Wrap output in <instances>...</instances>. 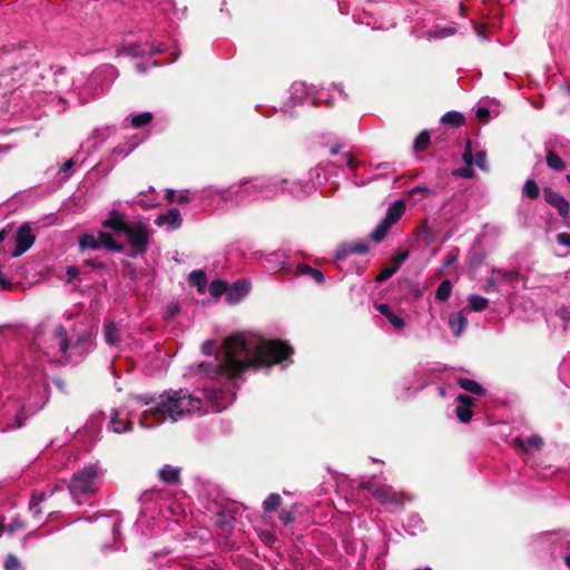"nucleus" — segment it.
I'll list each match as a JSON object with an SVG mask.
<instances>
[{"label":"nucleus","instance_id":"nucleus-1","mask_svg":"<svg viewBox=\"0 0 570 570\" xmlns=\"http://www.w3.org/2000/svg\"><path fill=\"white\" fill-rule=\"evenodd\" d=\"M247 348V337L243 333H235L224 340L220 351L216 353L215 362H203L198 368L214 380L238 379L245 373L242 357Z\"/></svg>","mask_w":570,"mask_h":570},{"label":"nucleus","instance_id":"nucleus-2","mask_svg":"<svg viewBox=\"0 0 570 570\" xmlns=\"http://www.w3.org/2000/svg\"><path fill=\"white\" fill-rule=\"evenodd\" d=\"M156 405L142 412L140 423L149 425L147 421L163 423L167 419L176 422L186 413L200 410L202 401L188 394L185 390H169L161 393Z\"/></svg>","mask_w":570,"mask_h":570},{"label":"nucleus","instance_id":"nucleus-3","mask_svg":"<svg viewBox=\"0 0 570 570\" xmlns=\"http://www.w3.org/2000/svg\"><path fill=\"white\" fill-rule=\"evenodd\" d=\"M248 348L242 357L244 372L248 370L269 368L287 361L294 354V348L279 338L259 337L256 343L247 338Z\"/></svg>","mask_w":570,"mask_h":570},{"label":"nucleus","instance_id":"nucleus-4","mask_svg":"<svg viewBox=\"0 0 570 570\" xmlns=\"http://www.w3.org/2000/svg\"><path fill=\"white\" fill-rule=\"evenodd\" d=\"M97 476V468L89 465L81 471L75 473L69 483V491L75 500L81 504L89 494L96 491L95 479Z\"/></svg>","mask_w":570,"mask_h":570},{"label":"nucleus","instance_id":"nucleus-5","mask_svg":"<svg viewBox=\"0 0 570 570\" xmlns=\"http://www.w3.org/2000/svg\"><path fill=\"white\" fill-rule=\"evenodd\" d=\"M129 245L135 248L136 254H145L148 249L149 230L141 222L129 223L124 230Z\"/></svg>","mask_w":570,"mask_h":570},{"label":"nucleus","instance_id":"nucleus-6","mask_svg":"<svg viewBox=\"0 0 570 570\" xmlns=\"http://www.w3.org/2000/svg\"><path fill=\"white\" fill-rule=\"evenodd\" d=\"M374 499L382 504H393L396 507H403L406 501L412 500V498L403 491H395L387 484L377 485V489L374 490Z\"/></svg>","mask_w":570,"mask_h":570},{"label":"nucleus","instance_id":"nucleus-7","mask_svg":"<svg viewBox=\"0 0 570 570\" xmlns=\"http://www.w3.org/2000/svg\"><path fill=\"white\" fill-rule=\"evenodd\" d=\"M36 236L32 234L30 224H22L16 235V248L12 257H19L24 254L35 243Z\"/></svg>","mask_w":570,"mask_h":570},{"label":"nucleus","instance_id":"nucleus-8","mask_svg":"<svg viewBox=\"0 0 570 570\" xmlns=\"http://www.w3.org/2000/svg\"><path fill=\"white\" fill-rule=\"evenodd\" d=\"M542 191L547 204L556 208L560 217H562L563 219L568 218L570 214L569 202L561 194L554 191L549 186L543 187Z\"/></svg>","mask_w":570,"mask_h":570},{"label":"nucleus","instance_id":"nucleus-9","mask_svg":"<svg viewBox=\"0 0 570 570\" xmlns=\"http://www.w3.org/2000/svg\"><path fill=\"white\" fill-rule=\"evenodd\" d=\"M456 401L459 402V405L455 409L456 417L462 423L470 422L473 416V412H472L471 407L474 404V399L466 394H460L456 397Z\"/></svg>","mask_w":570,"mask_h":570},{"label":"nucleus","instance_id":"nucleus-10","mask_svg":"<svg viewBox=\"0 0 570 570\" xmlns=\"http://www.w3.org/2000/svg\"><path fill=\"white\" fill-rule=\"evenodd\" d=\"M249 289L250 284L248 281L238 279L230 288L228 287L226 299L229 304L238 303L249 293Z\"/></svg>","mask_w":570,"mask_h":570},{"label":"nucleus","instance_id":"nucleus-11","mask_svg":"<svg viewBox=\"0 0 570 570\" xmlns=\"http://www.w3.org/2000/svg\"><path fill=\"white\" fill-rule=\"evenodd\" d=\"M125 215L116 209L109 212L107 219L102 222V227L111 229L116 233H124L127 225Z\"/></svg>","mask_w":570,"mask_h":570},{"label":"nucleus","instance_id":"nucleus-12","mask_svg":"<svg viewBox=\"0 0 570 570\" xmlns=\"http://www.w3.org/2000/svg\"><path fill=\"white\" fill-rule=\"evenodd\" d=\"M155 223L158 226L168 225L171 229H177L181 226L183 218L179 209L174 207L168 209L165 214L159 215Z\"/></svg>","mask_w":570,"mask_h":570},{"label":"nucleus","instance_id":"nucleus-13","mask_svg":"<svg viewBox=\"0 0 570 570\" xmlns=\"http://www.w3.org/2000/svg\"><path fill=\"white\" fill-rule=\"evenodd\" d=\"M513 444L518 449L528 453L531 450H538V451L541 450L543 446V440L541 436H539L537 434L531 435V436L527 438L525 440L522 439L521 436H517L513 439Z\"/></svg>","mask_w":570,"mask_h":570},{"label":"nucleus","instance_id":"nucleus-14","mask_svg":"<svg viewBox=\"0 0 570 570\" xmlns=\"http://www.w3.org/2000/svg\"><path fill=\"white\" fill-rule=\"evenodd\" d=\"M370 250V247L364 242H356L352 244H347L342 249L337 250L335 258L343 259L347 255H363Z\"/></svg>","mask_w":570,"mask_h":570},{"label":"nucleus","instance_id":"nucleus-15","mask_svg":"<svg viewBox=\"0 0 570 570\" xmlns=\"http://www.w3.org/2000/svg\"><path fill=\"white\" fill-rule=\"evenodd\" d=\"M405 202L396 200L389 207L387 213L383 219L392 226L401 219V217L405 213Z\"/></svg>","mask_w":570,"mask_h":570},{"label":"nucleus","instance_id":"nucleus-16","mask_svg":"<svg viewBox=\"0 0 570 570\" xmlns=\"http://www.w3.org/2000/svg\"><path fill=\"white\" fill-rule=\"evenodd\" d=\"M449 325L453 336L459 337L466 328L468 320L462 313H452L449 316Z\"/></svg>","mask_w":570,"mask_h":570},{"label":"nucleus","instance_id":"nucleus-17","mask_svg":"<svg viewBox=\"0 0 570 570\" xmlns=\"http://www.w3.org/2000/svg\"><path fill=\"white\" fill-rule=\"evenodd\" d=\"M97 237L100 248L105 247L114 252H122L125 248L121 243L116 242L112 235L107 232H99Z\"/></svg>","mask_w":570,"mask_h":570},{"label":"nucleus","instance_id":"nucleus-18","mask_svg":"<svg viewBox=\"0 0 570 570\" xmlns=\"http://www.w3.org/2000/svg\"><path fill=\"white\" fill-rule=\"evenodd\" d=\"M109 429L115 433L129 432L132 430V422L130 420H121L119 412L115 410L109 422Z\"/></svg>","mask_w":570,"mask_h":570},{"label":"nucleus","instance_id":"nucleus-19","mask_svg":"<svg viewBox=\"0 0 570 570\" xmlns=\"http://www.w3.org/2000/svg\"><path fill=\"white\" fill-rule=\"evenodd\" d=\"M158 475L167 484H178L180 482V470L171 465H164Z\"/></svg>","mask_w":570,"mask_h":570},{"label":"nucleus","instance_id":"nucleus-20","mask_svg":"<svg viewBox=\"0 0 570 570\" xmlns=\"http://www.w3.org/2000/svg\"><path fill=\"white\" fill-rule=\"evenodd\" d=\"M376 309L382 315H384L395 328H397V330L404 328V326H405L404 320L402 317L395 315L387 304H385V303L377 304Z\"/></svg>","mask_w":570,"mask_h":570},{"label":"nucleus","instance_id":"nucleus-21","mask_svg":"<svg viewBox=\"0 0 570 570\" xmlns=\"http://www.w3.org/2000/svg\"><path fill=\"white\" fill-rule=\"evenodd\" d=\"M458 384L461 389L472 394L483 396L485 394V389L474 380L460 377L458 379Z\"/></svg>","mask_w":570,"mask_h":570},{"label":"nucleus","instance_id":"nucleus-22","mask_svg":"<svg viewBox=\"0 0 570 570\" xmlns=\"http://www.w3.org/2000/svg\"><path fill=\"white\" fill-rule=\"evenodd\" d=\"M298 274L309 275L317 284H323L325 282L323 272L309 266L308 264H298L296 267V275Z\"/></svg>","mask_w":570,"mask_h":570},{"label":"nucleus","instance_id":"nucleus-23","mask_svg":"<svg viewBox=\"0 0 570 570\" xmlns=\"http://www.w3.org/2000/svg\"><path fill=\"white\" fill-rule=\"evenodd\" d=\"M521 194L524 198L535 200L540 196V187L534 179L529 178L524 181Z\"/></svg>","mask_w":570,"mask_h":570},{"label":"nucleus","instance_id":"nucleus-24","mask_svg":"<svg viewBox=\"0 0 570 570\" xmlns=\"http://www.w3.org/2000/svg\"><path fill=\"white\" fill-rule=\"evenodd\" d=\"M104 335H105L106 343L109 345L116 346L120 342V338L118 335V327L112 322L105 325Z\"/></svg>","mask_w":570,"mask_h":570},{"label":"nucleus","instance_id":"nucleus-25","mask_svg":"<svg viewBox=\"0 0 570 570\" xmlns=\"http://www.w3.org/2000/svg\"><path fill=\"white\" fill-rule=\"evenodd\" d=\"M441 121L445 125H450L452 127H460L464 125L465 118L459 111H448L441 118Z\"/></svg>","mask_w":570,"mask_h":570},{"label":"nucleus","instance_id":"nucleus-26","mask_svg":"<svg viewBox=\"0 0 570 570\" xmlns=\"http://www.w3.org/2000/svg\"><path fill=\"white\" fill-rule=\"evenodd\" d=\"M391 227L392 226L389 223H386L384 219H382L381 223L371 233V235H370L371 239L375 243L382 242L385 238V236L387 235Z\"/></svg>","mask_w":570,"mask_h":570},{"label":"nucleus","instance_id":"nucleus-27","mask_svg":"<svg viewBox=\"0 0 570 570\" xmlns=\"http://www.w3.org/2000/svg\"><path fill=\"white\" fill-rule=\"evenodd\" d=\"M547 165L557 171H562L566 168L564 161L553 150H549L546 156Z\"/></svg>","mask_w":570,"mask_h":570},{"label":"nucleus","instance_id":"nucleus-28","mask_svg":"<svg viewBox=\"0 0 570 570\" xmlns=\"http://www.w3.org/2000/svg\"><path fill=\"white\" fill-rule=\"evenodd\" d=\"M282 504V498L277 493H271L263 502L264 512L269 513L276 511Z\"/></svg>","mask_w":570,"mask_h":570},{"label":"nucleus","instance_id":"nucleus-29","mask_svg":"<svg viewBox=\"0 0 570 570\" xmlns=\"http://www.w3.org/2000/svg\"><path fill=\"white\" fill-rule=\"evenodd\" d=\"M452 293V283L449 279H444L439 285L435 292V298L440 302H446Z\"/></svg>","mask_w":570,"mask_h":570},{"label":"nucleus","instance_id":"nucleus-30","mask_svg":"<svg viewBox=\"0 0 570 570\" xmlns=\"http://www.w3.org/2000/svg\"><path fill=\"white\" fill-rule=\"evenodd\" d=\"M189 283L193 286H196L200 293L204 292V288L207 284L206 274L203 271H194L189 274Z\"/></svg>","mask_w":570,"mask_h":570},{"label":"nucleus","instance_id":"nucleus-31","mask_svg":"<svg viewBox=\"0 0 570 570\" xmlns=\"http://www.w3.org/2000/svg\"><path fill=\"white\" fill-rule=\"evenodd\" d=\"M228 291V284L227 282L223 279H214L209 284V293L213 297L217 298L220 297L223 294H227Z\"/></svg>","mask_w":570,"mask_h":570},{"label":"nucleus","instance_id":"nucleus-32","mask_svg":"<svg viewBox=\"0 0 570 570\" xmlns=\"http://www.w3.org/2000/svg\"><path fill=\"white\" fill-rule=\"evenodd\" d=\"M46 494L43 492H33L30 501L29 509L32 512L33 517H39L41 514V510L39 508L40 503L45 501Z\"/></svg>","mask_w":570,"mask_h":570},{"label":"nucleus","instance_id":"nucleus-33","mask_svg":"<svg viewBox=\"0 0 570 570\" xmlns=\"http://www.w3.org/2000/svg\"><path fill=\"white\" fill-rule=\"evenodd\" d=\"M430 142H431L430 132L428 130H423L415 138L413 148L415 151H423L429 147Z\"/></svg>","mask_w":570,"mask_h":570},{"label":"nucleus","instance_id":"nucleus-34","mask_svg":"<svg viewBox=\"0 0 570 570\" xmlns=\"http://www.w3.org/2000/svg\"><path fill=\"white\" fill-rule=\"evenodd\" d=\"M469 306L474 312H482L489 306V299L479 295H471Z\"/></svg>","mask_w":570,"mask_h":570},{"label":"nucleus","instance_id":"nucleus-35","mask_svg":"<svg viewBox=\"0 0 570 570\" xmlns=\"http://www.w3.org/2000/svg\"><path fill=\"white\" fill-rule=\"evenodd\" d=\"M79 246L81 249H99L98 237L91 234H85L79 238Z\"/></svg>","mask_w":570,"mask_h":570},{"label":"nucleus","instance_id":"nucleus-36","mask_svg":"<svg viewBox=\"0 0 570 570\" xmlns=\"http://www.w3.org/2000/svg\"><path fill=\"white\" fill-rule=\"evenodd\" d=\"M153 119H154L153 114L146 111V112L134 116L131 118V125L135 128H141V127L148 125L149 122H151Z\"/></svg>","mask_w":570,"mask_h":570},{"label":"nucleus","instance_id":"nucleus-37","mask_svg":"<svg viewBox=\"0 0 570 570\" xmlns=\"http://www.w3.org/2000/svg\"><path fill=\"white\" fill-rule=\"evenodd\" d=\"M397 271L399 269L394 265L385 266L384 268L381 269L379 275L375 277V281L377 283L385 282L389 278H391Z\"/></svg>","mask_w":570,"mask_h":570},{"label":"nucleus","instance_id":"nucleus-38","mask_svg":"<svg viewBox=\"0 0 570 570\" xmlns=\"http://www.w3.org/2000/svg\"><path fill=\"white\" fill-rule=\"evenodd\" d=\"M3 567L6 570H20L21 563L14 554H8L4 560Z\"/></svg>","mask_w":570,"mask_h":570},{"label":"nucleus","instance_id":"nucleus-39","mask_svg":"<svg viewBox=\"0 0 570 570\" xmlns=\"http://www.w3.org/2000/svg\"><path fill=\"white\" fill-rule=\"evenodd\" d=\"M462 159L465 163V165H468V166L473 165L472 141L470 139H468L465 142Z\"/></svg>","mask_w":570,"mask_h":570},{"label":"nucleus","instance_id":"nucleus-40","mask_svg":"<svg viewBox=\"0 0 570 570\" xmlns=\"http://www.w3.org/2000/svg\"><path fill=\"white\" fill-rule=\"evenodd\" d=\"M473 164H475L482 170L488 168L485 150L476 151L475 157H473Z\"/></svg>","mask_w":570,"mask_h":570},{"label":"nucleus","instance_id":"nucleus-41","mask_svg":"<svg viewBox=\"0 0 570 570\" xmlns=\"http://www.w3.org/2000/svg\"><path fill=\"white\" fill-rule=\"evenodd\" d=\"M409 255V250L396 252L392 258V265H394L399 269L401 265L407 259Z\"/></svg>","mask_w":570,"mask_h":570},{"label":"nucleus","instance_id":"nucleus-42","mask_svg":"<svg viewBox=\"0 0 570 570\" xmlns=\"http://www.w3.org/2000/svg\"><path fill=\"white\" fill-rule=\"evenodd\" d=\"M416 194H421L422 198H426V197L431 196L433 194V191L425 185H419L409 191V195L411 197H414Z\"/></svg>","mask_w":570,"mask_h":570},{"label":"nucleus","instance_id":"nucleus-43","mask_svg":"<svg viewBox=\"0 0 570 570\" xmlns=\"http://www.w3.org/2000/svg\"><path fill=\"white\" fill-rule=\"evenodd\" d=\"M453 175L454 176H459V177H463V178H474L475 177V171L473 168H471V166H468L466 167H462V168H459V169H455L453 171Z\"/></svg>","mask_w":570,"mask_h":570},{"label":"nucleus","instance_id":"nucleus-44","mask_svg":"<svg viewBox=\"0 0 570 570\" xmlns=\"http://www.w3.org/2000/svg\"><path fill=\"white\" fill-rule=\"evenodd\" d=\"M279 520L284 523V524H291L295 521V517H294V513L289 510H282L281 513H279Z\"/></svg>","mask_w":570,"mask_h":570},{"label":"nucleus","instance_id":"nucleus-45","mask_svg":"<svg viewBox=\"0 0 570 570\" xmlns=\"http://www.w3.org/2000/svg\"><path fill=\"white\" fill-rule=\"evenodd\" d=\"M24 527L23 522L19 519L12 520L8 525H4V530L9 533H13L18 529H22Z\"/></svg>","mask_w":570,"mask_h":570},{"label":"nucleus","instance_id":"nucleus-46","mask_svg":"<svg viewBox=\"0 0 570 570\" xmlns=\"http://www.w3.org/2000/svg\"><path fill=\"white\" fill-rule=\"evenodd\" d=\"M476 117L480 121H482L483 124H487L490 119V111L489 109L484 108V107H480L476 109Z\"/></svg>","mask_w":570,"mask_h":570},{"label":"nucleus","instance_id":"nucleus-47","mask_svg":"<svg viewBox=\"0 0 570 570\" xmlns=\"http://www.w3.org/2000/svg\"><path fill=\"white\" fill-rule=\"evenodd\" d=\"M26 420L27 415L24 413V405H21L19 412L16 415V426L19 429L22 428Z\"/></svg>","mask_w":570,"mask_h":570},{"label":"nucleus","instance_id":"nucleus-48","mask_svg":"<svg viewBox=\"0 0 570 570\" xmlns=\"http://www.w3.org/2000/svg\"><path fill=\"white\" fill-rule=\"evenodd\" d=\"M502 278L507 279V281H514V279H518L519 277V273L515 272V271H501L499 269L497 272Z\"/></svg>","mask_w":570,"mask_h":570},{"label":"nucleus","instance_id":"nucleus-49","mask_svg":"<svg viewBox=\"0 0 570 570\" xmlns=\"http://www.w3.org/2000/svg\"><path fill=\"white\" fill-rule=\"evenodd\" d=\"M214 350H215V342L212 340L205 341L202 345V351L206 355L213 354Z\"/></svg>","mask_w":570,"mask_h":570},{"label":"nucleus","instance_id":"nucleus-50","mask_svg":"<svg viewBox=\"0 0 570 570\" xmlns=\"http://www.w3.org/2000/svg\"><path fill=\"white\" fill-rule=\"evenodd\" d=\"M179 306L176 303H171L168 305L166 311V318H173L179 313Z\"/></svg>","mask_w":570,"mask_h":570},{"label":"nucleus","instance_id":"nucleus-51","mask_svg":"<svg viewBox=\"0 0 570 570\" xmlns=\"http://www.w3.org/2000/svg\"><path fill=\"white\" fill-rule=\"evenodd\" d=\"M12 283L6 277V275L0 271V288L4 291H10L12 288Z\"/></svg>","mask_w":570,"mask_h":570},{"label":"nucleus","instance_id":"nucleus-52","mask_svg":"<svg viewBox=\"0 0 570 570\" xmlns=\"http://www.w3.org/2000/svg\"><path fill=\"white\" fill-rule=\"evenodd\" d=\"M55 337L58 338L59 341L68 338L67 330L63 325H59L56 327Z\"/></svg>","mask_w":570,"mask_h":570},{"label":"nucleus","instance_id":"nucleus-53","mask_svg":"<svg viewBox=\"0 0 570 570\" xmlns=\"http://www.w3.org/2000/svg\"><path fill=\"white\" fill-rule=\"evenodd\" d=\"M557 242L560 245L570 247V234L568 233H560L557 235Z\"/></svg>","mask_w":570,"mask_h":570},{"label":"nucleus","instance_id":"nucleus-54","mask_svg":"<svg viewBox=\"0 0 570 570\" xmlns=\"http://www.w3.org/2000/svg\"><path fill=\"white\" fill-rule=\"evenodd\" d=\"M343 156L346 159L348 167L355 170L358 166V161L353 157V155L351 153H345Z\"/></svg>","mask_w":570,"mask_h":570},{"label":"nucleus","instance_id":"nucleus-55","mask_svg":"<svg viewBox=\"0 0 570 570\" xmlns=\"http://www.w3.org/2000/svg\"><path fill=\"white\" fill-rule=\"evenodd\" d=\"M85 265L90 266L92 268H105L106 267V264L97 258L86 259Z\"/></svg>","mask_w":570,"mask_h":570},{"label":"nucleus","instance_id":"nucleus-56","mask_svg":"<svg viewBox=\"0 0 570 570\" xmlns=\"http://www.w3.org/2000/svg\"><path fill=\"white\" fill-rule=\"evenodd\" d=\"M79 273H80L79 267L68 266V268H67L68 282H71L75 277H77L79 275Z\"/></svg>","mask_w":570,"mask_h":570},{"label":"nucleus","instance_id":"nucleus-57","mask_svg":"<svg viewBox=\"0 0 570 570\" xmlns=\"http://www.w3.org/2000/svg\"><path fill=\"white\" fill-rule=\"evenodd\" d=\"M483 289L487 293L495 292L497 291V283H495V281L493 278H488L485 284H484Z\"/></svg>","mask_w":570,"mask_h":570},{"label":"nucleus","instance_id":"nucleus-58","mask_svg":"<svg viewBox=\"0 0 570 570\" xmlns=\"http://www.w3.org/2000/svg\"><path fill=\"white\" fill-rule=\"evenodd\" d=\"M358 488L368 491L374 498V490L377 489V485H374L372 482H362Z\"/></svg>","mask_w":570,"mask_h":570},{"label":"nucleus","instance_id":"nucleus-59","mask_svg":"<svg viewBox=\"0 0 570 570\" xmlns=\"http://www.w3.org/2000/svg\"><path fill=\"white\" fill-rule=\"evenodd\" d=\"M87 343H89V335H82L77 341H75V343H72V347H80Z\"/></svg>","mask_w":570,"mask_h":570},{"label":"nucleus","instance_id":"nucleus-60","mask_svg":"<svg viewBox=\"0 0 570 570\" xmlns=\"http://www.w3.org/2000/svg\"><path fill=\"white\" fill-rule=\"evenodd\" d=\"M139 401L142 402L146 405L155 404L158 402L154 397H149L147 395H140Z\"/></svg>","mask_w":570,"mask_h":570},{"label":"nucleus","instance_id":"nucleus-61","mask_svg":"<svg viewBox=\"0 0 570 570\" xmlns=\"http://www.w3.org/2000/svg\"><path fill=\"white\" fill-rule=\"evenodd\" d=\"M165 198L168 203H173L175 202L177 198H176V191L174 189H167L166 190V195H165Z\"/></svg>","mask_w":570,"mask_h":570},{"label":"nucleus","instance_id":"nucleus-62","mask_svg":"<svg viewBox=\"0 0 570 570\" xmlns=\"http://www.w3.org/2000/svg\"><path fill=\"white\" fill-rule=\"evenodd\" d=\"M59 346H60V351L62 353H66L68 351V347H69V341L68 338H65L62 341H59Z\"/></svg>","mask_w":570,"mask_h":570},{"label":"nucleus","instance_id":"nucleus-63","mask_svg":"<svg viewBox=\"0 0 570 570\" xmlns=\"http://www.w3.org/2000/svg\"><path fill=\"white\" fill-rule=\"evenodd\" d=\"M53 383L56 384V386L59 389V390H63L65 389V382L60 377H56L53 379Z\"/></svg>","mask_w":570,"mask_h":570},{"label":"nucleus","instance_id":"nucleus-64","mask_svg":"<svg viewBox=\"0 0 570 570\" xmlns=\"http://www.w3.org/2000/svg\"><path fill=\"white\" fill-rule=\"evenodd\" d=\"M456 258H458L456 255H452V254L448 255L444 265L445 266L452 265L456 261Z\"/></svg>","mask_w":570,"mask_h":570}]
</instances>
